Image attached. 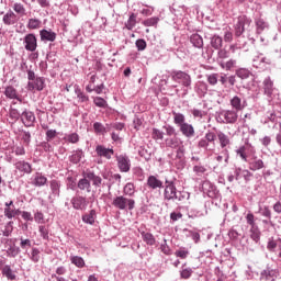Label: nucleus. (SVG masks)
<instances>
[{"instance_id": "obj_48", "label": "nucleus", "mask_w": 281, "mask_h": 281, "mask_svg": "<svg viewBox=\"0 0 281 281\" xmlns=\"http://www.w3.org/2000/svg\"><path fill=\"white\" fill-rule=\"evenodd\" d=\"M166 133H164V131L154 127L151 130V138L155 139V142H164V137H165Z\"/></svg>"}, {"instance_id": "obj_63", "label": "nucleus", "mask_w": 281, "mask_h": 281, "mask_svg": "<svg viewBox=\"0 0 281 281\" xmlns=\"http://www.w3.org/2000/svg\"><path fill=\"white\" fill-rule=\"evenodd\" d=\"M258 214L263 218H271V209L268 205L259 206Z\"/></svg>"}, {"instance_id": "obj_33", "label": "nucleus", "mask_w": 281, "mask_h": 281, "mask_svg": "<svg viewBox=\"0 0 281 281\" xmlns=\"http://www.w3.org/2000/svg\"><path fill=\"white\" fill-rule=\"evenodd\" d=\"M1 274L3 276V278H7V280H11V281L16 280V271L12 270L11 265L3 266L1 270Z\"/></svg>"}, {"instance_id": "obj_47", "label": "nucleus", "mask_w": 281, "mask_h": 281, "mask_svg": "<svg viewBox=\"0 0 281 281\" xmlns=\"http://www.w3.org/2000/svg\"><path fill=\"white\" fill-rule=\"evenodd\" d=\"M236 59H229L227 61L220 60V67H222V69H225L226 71H232V69L236 67Z\"/></svg>"}, {"instance_id": "obj_3", "label": "nucleus", "mask_w": 281, "mask_h": 281, "mask_svg": "<svg viewBox=\"0 0 281 281\" xmlns=\"http://www.w3.org/2000/svg\"><path fill=\"white\" fill-rule=\"evenodd\" d=\"M171 79L173 82H178V85L183 87L182 94L179 93V90H176L177 95H179V98H186V95H188V90L192 89V77L190 74L183 70H173L171 72Z\"/></svg>"}, {"instance_id": "obj_35", "label": "nucleus", "mask_w": 281, "mask_h": 281, "mask_svg": "<svg viewBox=\"0 0 281 281\" xmlns=\"http://www.w3.org/2000/svg\"><path fill=\"white\" fill-rule=\"evenodd\" d=\"M41 41H48L50 43H54L56 41V32L52 30H45L43 29L40 31Z\"/></svg>"}, {"instance_id": "obj_42", "label": "nucleus", "mask_w": 281, "mask_h": 281, "mask_svg": "<svg viewBox=\"0 0 281 281\" xmlns=\"http://www.w3.org/2000/svg\"><path fill=\"white\" fill-rule=\"evenodd\" d=\"M135 183L133 182H127L123 188V194L125 196H130V199H133V196H135Z\"/></svg>"}, {"instance_id": "obj_6", "label": "nucleus", "mask_w": 281, "mask_h": 281, "mask_svg": "<svg viewBox=\"0 0 281 281\" xmlns=\"http://www.w3.org/2000/svg\"><path fill=\"white\" fill-rule=\"evenodd\" d=\"M112 205L116 210L133 212V210H135V199L128 198V195H117L113 199Z\"/></svg>"}, {"instance_id": "obj_10", "label": "nucleus", "mask_w": 281, "mask_h": 281, "mask_svg": "<svg viewBox=\"0 0 281 281\" xmlns=\"http://www.w3.org/2000/svg\"><path fill=\"white\" fill-rule=\"evenodd\" d=\"M249 27H251V18H248L247 15L238 16L235 24V36L240 37V35L245 34Z\"/></svg>"}, {"instance_id": "obj_25", "label": "nucleus", "mask_w": 281, "mask_h": 281, "mask_svg": "<svg viewBox=\"0 0 281 281\" xmlns=\"http://www.w3.org/2000/svg\"><path fill=\"white\" fill-rule=\"evenodd\" d=\"M14 168L15 170H18V172H22V175H32L33 172L32 164L25 160H18L14 164Z\"/></svg>"}, {"instance_id": "obj_45", "label": "nucleus", "mask_w": 281, "mask_h": 281, "mask_svg": "<svg viewBox=\"0 0 281 281\" xmlns=\"http://www.w3.org/2000/svg\"><path fill=\"white\" fill-rule=\"evenodd\" d=\"M31 262H41V250L36 247L31 249V252L27 255Z\"/></svg>"}, {"instance_id": "obj_32", "label": "nucleus", "mask_w": 281, "mask_h": 281, "mask_svg": "<svg viewBox=\"0 0 281 281\" xmlns=\"http://www.w3.org/2000/svg\"><path fill=\"white\" fill-rule=\"evenodd\" d=\"M85 177L88 181H92V186H94V188H100L102 186V177L95 175V172L87 171Z\"/></svg>"}, {"instance_id": "obj_9", "label": "nucleus", "mask_w": 281, "mask_h": 281, "mask_svg": "<svg viewBox=\"0 0 281 281\" xmlns=\"http://www.w3.org/2000/svg\"><path fill=\"white\" fill-rule=\"evenodd\" d=\"M216 144V132L207 131L204 137L200 138L198 142V148L202 150H214L211 146Z\"/></svg>"}, {"instance_id": "obj_38", "label": "nucleus", "mask_w": 281, "mask_h": 281, "mask_svg": "<svg viewBox=\"0 0 281 281\" xmlns=\"http://www.w3.org/2000/svg\"><path fill=\"white\" fill-rule=\"evenodd\" d=\"M142 239L149 246L153 247L157 245V239L155 238V235L153 233L148 232H140Z\"/></svg>"}, {"instance_id": "obj_13", "label": "nucleus", "mask_w": 281, "mask_h": 281, "mask_svg": "<svg viewBox=\"0 0 281 281\" xmlns=\"http://www.w3.org/2000/svg\"><path fill=\"white\" fill-rule=\"evenodd\" d=\"M190 113L196 122H201L203 117L207 116V103H199L195 108L190 110Z\"/></svg>"}, {"instance_id": "obj_22", "label": "nucleus", "mask_w": 281, "mask_h": 281, "mask_svg": "<svg viewBox=\"0 0 281 281\" xmlns=\"http://www.w3.org/2000/svg\"><path fill=\"white\" fill-rule=\"evenodd\" d=\"M23 43L26 52H36V48L38 47L36 35H34V33L26 34Z\"/></svg>"}, {"instance_id": "obj_50", "label": "nucleus", "mask_w": 281, "mask_h": 281, "mask_svg": "<svg viewBox=\"0 0 281 281\" xmlns=\"http://www.w3.org/2000/svg\"><path fill=\"white\" fill-rule=\"evenodd\" d=\"M187 263L182 265V270H180V278L182 280H190V278H192V273H194V271L192 270V268H184Z\"/></svg>"}, {"instance_id": "obj_56", "label": "nucleus", "mask_w": 281, "mask_h": 281, "mask_svg": "<svg viewBox=\"0 0 281 281\" xmlns=\"http://www.w3.org/2000/svg\"><path fill=\"white\" fill-rule=\"evenodd\" d=\"M19 214H21V210H16L14 206L11 209H4L5 218L12 220L15 218V216H19Z\"/></svg>"}, {"instance_id": "obj_20", "label": "nucleus", "mask_w": 281, "mask_h": 281, "mask_svg": "<svg viewBox=\"0 0 281 281\" xmlns=\"http://www.w3.org/2000/svg\"><path fill=\"white\" fill-rule=\"evenodd\" d=\"M27 91H43L45 89V77H36L27 82Z\"/></svg>"}, {"instance_id": "obj_46", "label": "nucleus", "mask_w": 281, "mask_h": 281, "mask_svg": "<svg viewBox=\"0 0 281 281\" xmlns=\"http://www.w3.org/2000/svg\"><path fill=\"white\" fill-rule=\"evenodd\" d=\"M64 142H67L68 144H78V142H80V135H78L76 132L65 134Z\"/></svg>"}, {"instance_id": "obj_62", "label": "nucleus", "mask_w": 281, "mask_h": 281, "mask_svg": "<svg viewBox=\"0 0 281 281\" xmlns=\"http://www.w3.org/2000/svg\"><path fill=\"white\" fill-rule=\"evenodd\" d=\"M157 23H159V18L158 16H153V18L146 19L142 22V24L145 27H154V25H157Z\"/></svg>"}, {"instance_id": "obj_64", "label": "nucleus", "mask_w": 281, "mask_h": 281, "mask_svg": "<svg viewBox=\"0 0 281 281\" xmlns=\"http://www.w3.org/2000/svg\"><path fill=\"white\" fill-rule=\"evenodd\" d=\"M93 103L95 104V106H98L99 109H106V106H109V103L106 102V100H104V98L102 97H95L93 99Z\"/></svg>"}, {"instance_id": "obj_54", "label": "nucleus", "mask_w": 281, "mask_h": 281, "mask_svg": "<svg viewBox=\"0 0 281 281\" xmlns=\"http://www.w3.org/2000/svg\"><path fill=\"white\" fill-rule=\"evenodd\" d=\"M211 46L214 49H221L223 47V37L218 35H214L213 37H211Z\"/></svg>"}, {"instance_id": "obj_26", "label": "nucleus", "mask_w": 281, "mask_h": 281, "mask_svg": "<svg viewBox=\"0 0 281 281\" xmlns=\"http://www.w3.org/2000/svg\"><path fill=\"white\" fill-rule=\"evenodd\" d=\"M61 183L59 180H50L49 181V188H50V195L48 196L49 201H52V196L54 199H58V196H60V188H61Z\"/></svg>"}, {"instance_id": "obj_43", "label": "nucleus", "mask_w": 281, "mask_h": 281, "mask_svg": "<svg viewBox=\"0 0 281 281\" xmlns=\"http://www.w3.org/2000/svg\"><path fill=\"white\" fill-rule=\"evenodd\" d=\"M70 262L71 265H75L77 269H85V266H86L85 258L80 256H70Z\"/></svg>"}, {"instance_id": "obj_36", "label": "nucleus", "mask_w": 281, "mask_h": 281, "mask_svg": "<svg viewBox=\"0 0 281 281\" xmlns=\"http://www.w3.org/2000/svg\"><path fill=\"white\" fill-rule=\"evenodd\" d=\"M95 218H98V213L95 210H91L89 213L82 215L81 221L87 225H94Z\"/></svg>"}, {"instance_id": "obj_40", "label": "nucleus", "mask_w": 281, "mask_h": 281, "mask_svg": "<svg viewBox=\"0 0 281 281\" xmlns=\"http://www.w3.org/2000/svg\"><path fill=\"white\" fill-rule=\"evenodd\" d=\"M77 188L89 193L91 192V181L85 176V178L79 179Z\"/></svg>"}, {"instance_id": "obj_4", "label": "nucleus", "mask_w": 281, "mask_h": 281, "mask_svg": "<svg viewBox=\"0 0 281 281\" xmlns=\"http://www.w3.org/2000/svg\"><path fill=\"white\" fill-rule=\"evenodd\" d=\"M200 190L209 196V199H212V203L216 205V207H221V201L223 200V195H221V191L216 187V184L212 183L210 180H204L200 184Z\"/></svg>"}, {"instance_id": "obj_30", "label": "nucleus", "mask_w": 281, "mask_h": 281, "mask_svg": "<svg viewBox=\"0 0 281 281\" xmlns=\"http://www.w3.org/2000/svg\"><path fill=\"white\" fill-rule=\"evenodd\" d=\"M256 25V34H262L263 32H268L269 22L265 21L262 18H258L255 20Z\"/></svg>"}, {"instance_id": "obj_58", "label": "nucleus", "mask_w": 281, "mask_h": 281, "mask_svg": "<svg viewBox=\"0 0 281 281\" xmlns=\"http://www.w3.org/2000/svg\"><path fill=\"white\" fill-rule=\"evenodd\" d=\"M12 9L14 10L15 14H20V16H25L26 14L25 5H23L21 2H15Z\"/></svg>"}, {"instance_id": "obj_57", "label": "nucleus", "mask_w": 281, "mask_h": 281, "mask_svg": "<svg viewBox=\"0 0 281 281\" xmlns=\"http://www.w3.org/2000/svg\"><path fill=\"white\" fill-rule=\"evenodd\" d=\"M132 175L137 181H144V169H142V167H134Z\"/></svg>"}, {"instance_id": "obj_5", "label": "nucleus", "mask_w": 281, "mask_h": 281, "mask_svg": "<svg viewBox=\"0 0 281 281\" xmlns=\"http://www.w3.org/2000/svg\"><path fill=\"white\" fill-rule=\"evenodd\" d=\"M217 137V142L220 144V148H222L221 155L224 156L225 164H229V148H232V137L225 134L223 131H217L215 133V138Z\"/></svg>"}, {"instance_id": "obj_16", "label": "nucleus", "mask_w": 281, "mask_h": 281, "mask_svg": "<svg viewBox=\"0 0 281 281\" xmlns=\"http://www.w3.org/2000/svg\"><path fill=\"white\" fill-rule=\"evenodd\" d=\"M70 203L74 210H78L79 212H85L89 206V201L82 195H75L71 198Z\"/></svg>"}, {"instance_id": "obj_21", "label": "nucleus", "mask_w": 281, "mask_h": 281, "mask_svg": "<svg viewBox=\"0 0 281 281\" xmlns=\"http://www.w3.org/2000/svg\"><path fill=\"white\" fill-rule=\"evenodd\" d=\"M248 168L252 172H258V170H262L265 168V161L260 159L256 154H252V156L248 159Z\"/></svg>"}, {"instance_id": "obj_15", "label": "nucleus", "mask_w": 281, "mask_h": 281, "mask_svg": "<svg viewBox=\"0 0 281 281\" xmlns=\"http://www.w3.org/2000/svg\"><path fill=\"white\" fill-rule=\"evenodd\" d=\"M21 122L26 128H32L36 124V114L34 112L25 109L21 113Z\"/></svg>"}, {"instance_id": "obj_2", "label": "nucleus", "mask_w": 281, "mask_h": 281, "mask_svg": "<svg viewBox=\"0 0 281 281\" xmlns=\"http://www.w3.org/2000/svg\"><path fill=\"white\" fill-rule=\"evenodd\" d=\"M173 124L179 128L180 133L187 139H192L196 132L194 131V125L186 122V114L177 111H172Z\"/></svg>"}, {"instance_id": "obj_1", "label": "nucleus", "mask_w": 281, "mask_h": 281, "mask_svg": "<svg viewBox=\"0 0 281 281\" xmlns=\"http://www.w3.org/2000/svg\"><path fill=\"white\" fill-rule=\"evenodd\" d=\"M162 189L165 203H183L190 199V192L177 190V182H175V179L170 180L166 178Z\"/></svg>"}, {"instance_id": "obj_8", "label": "nucleus", "mask_w": 281, "mask_h": 281, "mask_svg": "<svg viewBox=\"0 0 281 281\" xmlns=\"http://www.w3.org/2000/svg\"><path fill=\"white\" fill-rule=\"evenodd\" d=\"M215 120L218 124H236L238 122V112L235 110H222L217 112Z\"/></svg>"}, {"instance_id": "obj_55", "label": "nucleus", "mask_w": 281, "mask_h": 281, "mask_svg": "<svg viewBox=\"0 0 281 281\" xmlns=\"http://www.w3.org/2000/svg\"><path fill=\"white\" fill-rule=\"evenodd\" d=\"M75 93L79 102H89V95L82 92V90L80 89V86H75Z\"/></svg>"}, {"instance_id": "obj_23", "label": "nucleus", "mask_w": 281, "mask_h": 281, "mask_svg": "<svg viewBox=\"0 0 281 281\" xmlns=\"http://www.w3.org/2000/svg\"><path fill=\"white\" fill-rule=\"evenodd\" d=\"M164 186H166V183L159 179L158 175H151L147 178V188H149V190H161Z\"/></svg>"}, {"instance_id": "obj_18", "label": "nucleus", "mask_w": 281, "mask_h": 281, "mask_svg": "<svg viewBox=\"0 0 281 281\" xmlns=\"http://www.w3.org/2000/svg\"><path fill=\"white\" fill-rule=\"evenodd\" d=\"M94 153L98 155V157H101L108 160L113 159V155H115V150H113V148H109L104 145H97Z\"/></svg>"}, {"instance_id": "obj_29", "label": "nucleus", "mask_w": 281, "mask_h": 281, "mask_svg": "<svg viewBox=\"0 0 281 281\" xmlns=\"http://www.w3.org/2000/svg\"><path fill=\"white\" fill-rule=\"evenodd\" d=\"M263 93L268 98H271L273 95L274 87H273V80H271V77L268 76L263 79Z\"/></svg>"}, {"instance_id": "obj_7", "label": "nucleus", "mask_w": 281, "mask_h": 281, "mask_svg": "<svg viewBox=\"0 0 281 281\" xmlns=\"http://www.w3.org/2000/svg\"><path fill=\"white\" fill-rule=\"evenodd\" d=\"M246 223L250 226L249 234L251 240L258 245L260 243V237L262 236V232H260V227H258V224H256V216L254 213L248 212L246 215Z\"/></svg>"}, {"instance_id": "obj_37", "label": "nucleus", "mask_w": 281, "mask_h": 281, "mask_svg": "<svg viewBox=\"0 0 281 281\" xmlns=\"http://www.w3.org/2000/svg\"><path fill=\"white\" fill-rule=\"evenodd\" d=\"M9 120L11 127L14 128V124L21 120V113L16 110V108L9 109Z\"/></svg>"}, {"instance_id": "obj_34", "label": "nucleus", "mask_w": 281, "mask_h": 281, "mask_svg": "<svg viewBox=\"0 0 281 281\" xmlns=\"http://www.w3.org/2000/svg\"><path fill=\"white\" fill-rule=\"evenodd\" d=\"M189 41L195 49H203V37L200 34L193 33Z\"/></svg>"}, {"instance_id": "obj_53", "label": "nucleus", "mask_w": 281, "mask_h": 281, "mask_svg": "<svg viewBox=\"0 0 281 281\" xmlns=\"http://www.w3.org/2000/svg\"><path fill=\"white\" fill-rule=\"evenodd\" d=\"M20 254H21V248L15 245H11L7 249V256L9 258H16V256H19Z\"/></svg>"}, {"instance_id": "obj_14", "label": "nucleus", "mask_w": 281, "mask_h": 281, "mask_svg": "<svg viewBox=\"0 0 281 281\" xmlns=\"http://www.w3.org/2000/svg\"><path fill=\"white\" fill-rule=\"evenodd\" d=\"M248 153H250V155H256V148H254L251 144L243 145L236 149L237 157H240L241 161H245L246 164L249 161Z\"/></svg>"}, {"instance_id": "obj_24", "label": "nucleus", "mask_w": 281, "mask_h": 281, "mask_svg": "<svg viewBox=\"0 0 281 281\" xmlns=\"http://www.w3.org/2000/svg\"><path fill=\"white\" fill-rule=\"evenodd\" d=\"M31 186H34V188H43L44 186H47V177H45L43 172H35L31 177Z\"/></svg>"}, {"instance_id": "obj_27", "label": "nucleus", "mask_w": 281, "mask_h": 281, "mask_svg": "<svg viewBox=\"0 0 281 281\" xmlns=\"http://www.w3.org/2000/svg\"><path fill=\"white\" fill-rule=\"evenodd\" d=\"M4 25H16L19 23V15L14 11L9 10L2 18Z\"/></svg>"}, {"instance_id": "obj_52", "label": "nucleus", "mask_w": 281, "mask_h": 281, "mask_svg": "<svg viewBox=\"0 0 281 281\" xmlns=\"http://www.w3.org/2000/svg\"><path fill=\"white\" fill-rule=\"evenodd\" d=\"M235 75L237 78H240V80H247L249 76H251V71L247 68H239L236 70Z\"/></svg>"}, {"instance_id": "obj_28", "label": "nucleus", "mask_w": 281, "mask_h": 281, "mask_svg": "<svg viewBox=\"0 0 281 281\" xmlns=\"http://www.w3.org/2000/svg\"><path fill=\"white\" fill-rule=\"evenodd\" d=\"M70 164L78 165L85 159V150L77 148L72 150V154L68 157Z\"/></svg>"}, {"instance_id": "obj_41", "label": "nucleus", "mask_w": 281, "mask_h": 281, "mask_svg": "<svg viewBox=\"0 0 281 281\" xmlns=\"http://www.w3.org/2000/svg\"><path fill=\"white\" fill-rule=\"evenodd\" d=\"M41 25H43V21L38 18H31L27 21L26 27L27 30H41Z\"/></svg>"}, {"instance_id": "obj_39", "label": "nucleus", "mask_w": 281, "mask_h": 281, "mask_svg": "<svg viewBox=\"0 0 281 281\" xmlns=\"http://www.w3.org/2000/svg\"><path fill=\"white\" fill-rule=\"evenodd\" d=\"M194 89L199 98H205L207 95V85L204 81H198Z\"/></svg>"}, {"instance_id": "obj_61", "label": "nucleus", "mask_w": 281, "mask_h": 281, "mask_svg": "<svg viewBox=\"0 0 281 281\" xmlns=\"http://www.w3.org/2000/svg\"><path fill=\"white\" fill-rule=\"evenodd\" d=\"M93 131L97 135H104L106 133V127L101 122L93 123Z\"/></svg>"}, {"instance_id": "obj_44", "label": "nucleus", "mask_w": 281, "mask_h": 281, "mask_svg": "<svg viewBox=\"0 0 281 281\" xmlns=\"http://www.w3.org/2000/svg\"><path fill=\"white\" fill-rule=\"evenodd\" d=\"M4 95L10 98V100H19V102H21V99L19 98V94L16 93V89H14V87H12V86H9L5 88Z\"/></svg>"}, {"instance_id": "obj_60", "label": "nucleus", "mask_w": 281, "mask_h": 281, "mask_svg": "<svg viewBox=\"0 0 281 281\" xmlns=\"http://www.w3.org/2000/svg\"><path fill=\"white\" fill-rule=\"evenodd\" d=\"M175 256L177 258H181V260H186V258L190 256V250H188V248L186 247L179 248L178 250H176Z\"/></svg>"}, {"instance_id": "obj_49", "label": "nucleus", "mask_w": 281, "mask_h": 281, "mask_svg": "<svg viewBox=\"0 0 281 281\" xmlns=\"http://www.w3.org/2000/svg\"><path fill=\"white\" fill-rule=\"evenodd\" d=\"M137 25V14L131 13L128 20L125 22L126 30H133Z\"/></svg>"}, {"instance_id": "obj_19", "label": "nucleus", "mask_w": 281, "mask_h": 281, "mask_svg": "<svg viewBox=\"0 0 281 281\" xmlns=\"http://www.w3.org/2000/svg\"><path fill=\"white\" fill-rule=\"evenodd\" d=\"M229 104L235 112H240L247 106V100L245 98H241L239 95H234L229 100Z\"/></svg>"}, {"instance_id": "obj_31", "label": "nucleus", "mask_w": 281, "mask_h": 281, "mask_svg": "<svg viewBox=\"0 0 281 281\" xmlns=\"http://www.w3.org/2000/svg\"><path fill=\"white\" fill-rule=\"evenodd\" d=\"M165 144L168 148L172 149L181 148V146H184L182 139L177 136L165 139Z\"/></svg>"}, {"instance_id": "obj_11", "label": "nucleus", "mask_w": 281, "mask_h": 281, "mask_svg": "<svg viewBox=\"0 0 281 281\" xmlns=\"http://www.w3.org/2000/svg\"><path fill=\"white\" fill-rule=\"evenodd\" d=\"M115 160L120 172H131V157H128L126 154H115Z\"/></svg>"}, {"instance_id": "obj_12", "label": "nucleus", "mask_w": 281, "mask_h": 281, "mask_svg": "<svg viewBox=\"0 0 281 281\" xmlns=\"http://www.w3.org/2000/svg\"><path fill=\"white\" fill-rule=\"evenodd\" d=\"M280 278V270L278 268H272L267 266L261 272L259 280L261 281H276Z\"/></svg>"}, {"instance_id": "obj_59", "label": "nucleus", "mask_w": 281, "mask_h": 281, "mask_svg": "<svg viewBox=\"0 0 281 281\" xmlns=\"http://www.w3.org/2000/svg\"><path fill=\"white\" fill-rule=\"evenodd\" d=\"M162 128L166 132L167 137H177V128H175V126L165 124Z\"/></svg>"}, {"instance_id": "obj_51", "label": "nucleus", "mask_w": 281, "mask_h": 281, "mask_svg": "<svg viewBox=\"0 0 281 281\" xmlns=\"http://www.w3.org/2000/svg\"><path fill=\"white\" fill-rule=\"evenodd\" d=\"M21 134V139L23 142V144L25 146H30V144L32 143V134L30 133V131H25V130H19Z\"/></svg>"}, {"instance_id": "obj_17", "label": "nucleus", "mask_w": 281, "mask_h": 281, "mask_svg": "<svg viewBox=\"0 0 281 281\" xmlns=\"http://www.w3.org/2000/svg\"><path fill=\"white\" fill-rule=\"evenodd\" d=\"M271 58L266 57L262 53H258L252 59V66L256 69H265V67H267V65H271Z\"/></svg>"}]
</instances>
